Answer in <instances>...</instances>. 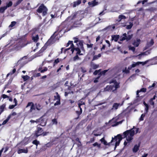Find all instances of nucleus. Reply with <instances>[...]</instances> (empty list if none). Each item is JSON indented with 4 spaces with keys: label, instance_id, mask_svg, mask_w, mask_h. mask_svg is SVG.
<instances>
[{
    "label": "nucleus",
    "instance_id": "nucleus-11",
    "mask_svg": "<svg viewBox=\"0 0 157 157\" xmlns=\"http://www.w3.org/2000/svg\"><path fill=\"white\" fill-rule=\"evenodd\" d=\"M153 40H148L147 44L144 48V50L147 49L148 48L152 46L154 44Z\"/></svg>",
    "mask_w": 157,
    "mask_h": 157
},
{
    "label": "nucleus",
    "instance_id": "nucleus-24",
    "mask_svg": "<svg viewBox=\"0 0 157 157\" xmlns=\"http://www.w3.org/2000/svg\"><path fill=\"white\" fill-rule=\"evenodd\" d=\"M53 40H48L44 46H46V47L54 43Z\"/></svg>",
    "mask_w": 157,
    "mask_h": 157
},
{
    "label": "nucleus",
    "instance_id": "nucleus-33",
    "mask_svg": "<svg viewBox=\"0 0 157 157\" xmlns=\"http://www.w3.org/2000/svg\"><path fill=\"white\" fill-rule=\"evenodd\" d=\"M13 5V3L11 1H10L8 3H6V6H5L7 9L8 7L11 6Z\"/></svg>",
    "mask_w": 157,
    "mask_h": 157
},
{
    "label": "nucleus",
    "instance_id": "nucleus-5",
    "mask_svg": "<svg viewBox=\"0 0 157 157\" xmlns=\"http://www.w3.org/2000/svg\"><path fill=\"white\" fill-rule=\"evenodd\" d=\"M48 11L47 8L43 4H41L36 10L37 13H42V16H43L47 14Z\"/></svg>",
    "mask_w": 157,
    "mask_h": 157
},
{
    "label": "nucleus",
    "instance_id": "nucleus-42",
    "mask_svg": "<svg viewBox=\"0 0 157 157\" xmlns=\"http://www.w3.org/2000/svg\"><path fill=\"white\" fill-rule=\"evenodd\" d=\"M68 46L71 45L70 47H72L74 45L73 44V41H69L67 43Z\"/></svg>",
    "mask_w": 157,
    "mask_h": 157
},
{
    "label": "nucleus",
    "instance_id": "nucleus-55",
    "mask_svg": "<svg viewBox=\"0 0 157 157\" xmlns=\"http://www.w3.org/2000/svg\"><path fill=\"white\" fill-rule=\"evenodd\" d=\"M13 102L14 103L15 105L16 106L17 105V101L15 98H14L13 99Z\"/></svg>",
    "mask_w": 157,
    "mask_h": 157
},
{
    "label": "nucleus",
    "instance_id": "nucleus-30",
    "mask_svg": "<svg viewBox=\"0 0 157 157\" xmlns=\"http://www.w3.org/2000/svg\"><path fill=\"white\" fill-rule=\"evenodd\" d=\"M120 36L118 35H113L112 36V39H119Z\"/></svg>",
    "mask_w": 157,
    "mask_h": 157
},
{
    "label": "nucleus",
    "instance_id": "nucleus-10",
    "mask_svg": "<svg viewBox=\"0 0 157 157\" xmlns=\"http://www.w3.org/2000/svg\"><path fill=\"white\" fill-rule=\"evenodd\" d=\"M150 51H147L145 52L141 53V54L136 56V57H138V58L140 59H141L142 57H144V56L147 55L148 54H150Z\"/></svg>",
    "mask_w": 157,
    "mask_h": 157
},
{
    "label": "nucleus",
    "instance_id": "nucleus-50",
    "mask_svg": "<svg viewBox=\"0 0 157 157\" xmlns=\"http://www.w3.org/2000/svg\"><path fill=\"white\" fill-rule=\"evenodd\" d=\"M33 103L32 102H29L28 103L27 105L26 106V108H27L29 106H31L33 105Z\"/></svg>",
    "mask_w": 157,
    "mask_h": 157
},
{
    "label": "nucleus",
    "instance_id": "nucleus-8",
    "mask_svg": "<svg viewBox=\"0 0 157 157\" xmlns=\"http://www.w3.org/2000/svg\"><path fill=\"white\" fill-rule=\"evenodd\" d=\"M46 49V46H44L38 52L34 55L35 57H36L42 56L43 53Z\"/></svg>",
    "mask_w": 157,
    "mask_h": 157
},
{
    "label": "nucleus",
    "instance_id": "nucleus-12",
    "mask_svg": "<svg viewBox=\"0 0 157 157\" xmlns=\"http://www.w3.org/2000/svg\"><path fill=\"white\" fill-rule=\"evenodd\" d=\"M43 133V130L41 128L38 127L37 131H36L35 136L37 137L41 135Z\"/></svg>",
    "mask_w": 157,
    "mask_h": 157
},
{
    "label": "nucleus",
    "instance_id": "nucleus-6",
    "mask_svg": "<svg viewBox=\"0 0 157 157\" xmlns=\"http://www.w3.org/2000/svg\"><path fill=\"white\" fill-rule=\"evenodd\" d=\"M75 51H77L76 55L74 57L73 61H75L76 60L78 59L79 58L78 56V55H82L85 53V50L83 48H82V51L81 49L78 48H76L75 49Z\"/></svg>",
    "mask_w": 157,
    "mask_h": 157
},
{
    "label": "nucleus",
    "instance_id": "nucleus-23",
    "mask_svg": "<svg viewBox=\"0 0 157 157\" xmlns=\"http://www.w3.org/2000/svg\"><path fill=\"white\" fill-rule=\"evenodd\" d=\"M126 19V17L123 15H120L118 16V22H120L122 20Z\"/></svg>",
    "mask_w": 157,
    "mask_h": 157
},
{
    "label": "nucleus",
    "instance_id": "nucleus-38",
    "mask_svg": "<svg viewBox=\"0 0 157 157\" xmlns=\"http://www.w3.org/2000/svg\"><path fill=\"white\" fill-rule=\"evenodd\" d=\"M17 113H16L15 112H12L10 114L8 117H9V118L10 119L11 117L12 116H15L16 115Z\"/></svg>",
    "mask_w": 157,
    "mask_h": 157
},
{
    "label": "nucleus",
    "instance_id": "nucleus-20",
    "mask_svg": "<svg viewBox=\"0 0 157 157\" xmlns=\"http://www.w3.org/2000/svg\"><path fill=\"white\" fill-rule=\"evenodd\" d=\"M122 105V104H121L119 103H115L113 105L112 109H113L116 110L119 106H121Z\"/></svg>",
    "mask_w": 157,
    "mask_h": 157
},
{
    "label": "nucleus",
    "instance_id": "nucleus-44",
    "mask_svg": "<svg viewBox=\"0 0 157 157\" xmlns=\"http://www.w3.org/2000/svg\"><path fill=\"white\" fill-rule=\"evenodd\" d=\"M52 122L53 124H56L57 123V120L56 119H54L52 120Z\"/></svg>",
    "mask_w": 157,
    "mask_h": 157
},
{
    "label": "nucleus",
    "instance_id": "nucleus-2",
    "mask_svg": "<svg viewBox=\"0 0 157 157\" xmlns=\"http://www.w3.org/2000/svg\"><path fill=\"white\" fill-rule=\"evenodd\" d=\"M139 129L134 126L129 130H127L123 133L124 137L127 141L129 142L133 139V136L138 132Z\"/></svg>",
    "mask_w": 157,
    "mask_h": 157
},
{
    "label": "nucleus",
    "instance_id": "nucleus-51",
    "mask_svg": "<svg viewBox=\"0 0 157 157\" xmlns=\"http://www.w3.org/2000/svg\"><path fill=\"white\" fill-rule=\"evenodd\" d=\"M108 71V70H105L100 73V75H104Z\"/></svg>",
    "mask_w": 157,
    "mask_h": 157
},
{
    "label": "nucleus",
    "instance_id": "nucleus-7",
    "mask_svg": "<svg viewBox=\"0 0 157 157\" xmlns=\"http://www.w3.org/2000/svg\"><path fill=\"white\" fill-rule=\"evenodd\" d=\"M133 36V34L131 33L130 32L126 33H124L122 36H121V39H131Z\"/></svg>",
    "mask_w": 157,
    "mask_h": 157
},
{
    "label": "nucleus",
    "instance_id": "nucleus-1",
    "mask_svg": "<svg viewBox=\"0 0 157 157\" xmlns=\"http://www.w3.org/2000/svg\"><path fill=\"white\" fill-rule=\"evenodd\" d=\"M68 25L64 22L59 27V29L55 32L49 39H59L63 34L70 30L68 28Z\"/></svg>",
    "mask_w": 157,
    "mask_h": 157
},
{
    "label": "nucleus",
    "instance_id": "nucleus-52",
    "mask_svg": "<svg viewBox=\"0 0 157 157\" xmlns=\"http://www.w3.org/2000/svg\"><path fill=\"white\" fill-rule=\"evenodd\" d=\"M47 70H48V68L46 67H45L43 70H42L40 71V72L41 73H43L44 72L47 71Z\"/></svg>",
    "mask_w": 157,
    "mask_h": 157
},
{
    "label": "nucleus",
    "instance_id": "nucleus-56",
    "mask_svg": "<svg viewBox=\"0 0 157 157\" xmlns=\"http://www.w3.org/2000/svg\"><path fill=\"white\" fill-rule=\"evenodd\" d=\"M16 106V105H12L9 106V108L10 109H13L15 106Z\"/></svg>",
    "mask_w": 157,
    "mask_h": 157
},
{
    "label": "nucleus",
    "instance_id": "nucleus-26",
    "mask_svg": "<svg viewBox=\"0 0 157 157\" xmlns=\"http://www.w3.org/2000/svg\"><path fill=\"white\" fill-rule=\"evenodd\" d=\"M140 43V40H135L133 43V44L137 47L138 46Z\"/></svg>",
    "mask_w": 157,
    "mask_h": 157
},
{
    "label": "nucleus",
    "instance_id": "nucleus-16",
    "mask_svg": "<svg viewBox=\"0 0 157 157\" xmlns=\"http://www.w3.org/2000/svg\"><path fill=\"white\" fill-rule=\"evenodd\" d=\"M74 43H76L77 46L78 47H80L81 48V51H82V48H83L82 47L83 45L82 43L80 40H75L74 41Z\"/></svg>",
    "mask_w": 157,
    "mask_h": 157
},
{
    "label": "nucleus",
    "instance_id": "nucleus-54",
    "mask_svg": "<svg viewBox=\"0 0 157 157\" xmlns=\"http://www.w3.org/2000/svg\"><path fill=\"white\" fill-rule=\"evenodd\" d=\"M122 121H121L120 122H117L115 124H113V125H112V126L113 127L117 126V125H118V124H121L122 123Z\"/></svg>",
    "mask_w": 157,
    "mask_h": 157
},
{
    "label": "nucleus",
    "instance_id": "nucleus-62",
    "mask_svg": "<svg viewBox=\"0 0 157 157\" xmlns=\"http://www.w3.org/2000/svg\"><path fill=\"white\" fill-rule=\"evenodd\" d=\"M43 23H41L39 24L38 27L37 29H40V27L43 25Z\"/></svg>",
    "mask_w": 157,
    "mask_h": 157
},
{
    "label": "nucleus",
    "instance_id": "nucleus-49",
    "mask_svg": "<svg viewBox=\"0 0 157 157\" xmlns=\"http://www.w3.org/2000/svg\"><path fill=\"white\" fill-rule=\"evenodd\" d=\"M84 104H85L84 102L81 101H79V102L78 104V105L79 107H80V106H81V105H84Z\"/></svg>",
    "mask_w": 157,
    "mask_h": 157
},
{
    "label": "nucleus",
    "instance_id": "nucleus-53",
    "mask_svg": "<svg viewBox=\"0 0 157 157\" xmlns=\"http://www.w3.org/2000/svg\"><path fill=\"white\" fill-rule=\"evenodd\" d=\"M149 103L150 104L152 105H154V102L153 101V100H152V99H150L149 101Z\"/></svg>",
    "mask_w": 157,
    "mask_h": 157
},
{
    "label": "nucleus",
    "instance_id": "nucleus-19",
    "mask_svg": "<svg viewBox=\"0 0 157 157\" xmlns=\"http://www.w3.org/2000/svg\"><path fill=\"white\" fill-rule=\"evenodd\" d=\"M40 118H42L43 120L42 121L40 120L39 122H38V123H40V124L42 126H44L46 124V121L45 119L43 117H41Z\"/></svg>",
    "mask_w": 157,
    "mask_h": 157
},
{
    "label": "nucleus",
    "instance_id": "nucleus-29",
    "mask_svg": "<svg viewBox=\"0 0 157 157\" xmlns=\"http://www.w3.org/2000/svg\"><path fill=\"white\" fill-rule=\"evenodd\" d=\"M101 54H98V55H95L94 56L92 60H94L98 59L99 58L101 57Z\"/></svg>",
    "mask_w": 157,
    "mask_h": 157
},
{
    "label": "nucleus",
    "instance_id": "nucleus-47",
    "mask_svg": "<svg viewBox=\"0 0 157 157\" xmlns=\"http://www.w3.org/2000/svg\"><path fill=\"white\" fill-rule=\"evenodd\" d=\"M23 0H18L17 2H16V3H15V4H16V6H17L18 5H19L20 3H21V2L23 1Z\"/></svg>",
    "mask_w": 157,
    "mask_h": 157
},
{
    "label": "nucleus",
    "instance_id": "nucleus-45",
    "mask_svg": "<svg viewBox=\"0 0 157 157\" xmlns=\"http://www.w3.org/2000/svg\"><path fill=\"white\" fill-rule=\"evenodd\" d=\"M128 48L129 50H130L133 52H134L135 50V48L134 47L131 46H129L128 47Z\"/></svg>",
    "mask_w": 157,
    "mask_h": 157
},
{
    "label": "nucleus",
    "instance_id": "nucleus-13",
    "mask_svg": "<svg viewBox=\"0 0 157 157\" xmlns=\"http://www.w3.org/2000/svg\"><path fill=\"white\" fill-rule=\"evenodd\" d=\"M17 152L18 154L21 153H27L28 152V150L27 148H26L25 149L19 148L17 151Z\"/></svg>",
    "mask_w": 157,
    "mask_h": 157
},
{
    "label": "nucleus",
    "instance_id": "nucleus-43",
    "mask_svg": "<svg viewBox=\"0 0 157 157\" xmlns=\"http://www.w3.org/2000/svg\"><path fill=\"white\" fill-rule=\"evenodd\" d=\"M145 116V114H142L141 115V116H140V118L139 119L140 120V121H143L144 120V117Z\"/></svg>",
    "mask_w": 157,
    "mask_h": 157
},
{
    "label": "nucleus",
    "instance_id": "nucleus-39",
    "mask_svg": "<svg viewBox=\"0 0 157 157\" xmlns=\"http://www.w3.org/2000/svg\"><path fill=\"white\" fill-rule=\"evenodd\" d=\"M16 69H13L12 71L10 72L7 75V76H8L9 75H12V74L14 73L16 71Z\"/></svg>",
    "mask_w": 157,
    "mask_h": 157
},
{
    "label": "nucleus",
    "instance_id": "nucleus-25",
    "mask_svg": "<svg viewBox=\"0 0 157 157\" xmlns=\"http://www.w3.org/2000/svg\"><path fill=\"white\" fill-rule=\"evenodd\" d=\"M146 91V89L145 88H142L140 90H138L137 91L136 95L137 97H139V93L140 92H145Z\"/></svg>",
    "mask_w": 157,
    "mask_h": 157
},
{
    "label": "nucleus",
    "instance_id": "nucleus-3",
    "mask_svg": "<svg viewBox=\"0 0 157 157\" xmlns=\"http://www.w3.org/2000/svg\"><path fill=\"white\" fill-rule=\"evenodd\" d=\"M122 139L121 136L120 135L118 134L114 138L112 137V140L110 143H107V142L105 140L104 137L100 139V141L105 145H109L110 143H112L113 141L115 142V148H116L117 146L119 145Z\"/></svg>",
    "mask_w": 157,
    "mask_h": 157
},
{
    "label": "nucleus",
    "instance_id": "nucleus-57",
    "mask_svg": "<svg viewBox=\"0 0 157 157\" xmlns=\"http://www.w3.org/2000/svg\"><path fill=\"white\" fill-rule=\"evenodd\" d=\"M94 140V138L91 139L90 140V141L88 142L87 143H91L93 142Z\"/></svg>",
    "mask_w": 157,
    "mask_h": 157
},
{
    "label": "nucleus",
    "instance_id": "nucleus-34",
    "mask_svg": "<svg viewBox=\"0 0 157 157\" xmlns=\"http://www.w3.org/2000/svg\"><path fill=\"white\" fill-rule=\"evenodd\" d=\"M22 78H23L24 81H25L29 79V77L28 75H25V76H21Z\"/></svg>",
    "mask_w": 157,
    "mask_h": 157
},
{
    "label": "nucleus",
    "instance_id": "nucleus-32",
    "mask_svg": "<svg viewBox=\"0 0 157 157\" xmlns=\"http://www.w3.org/2000/svg\"><path fill=\"white\" fill-rule=\"evenodd\" d=\"M91 67L94 69H96L98 68L99 67L98 65L94 63H92L91 65Z\"/></svg>",
    "mask_w": 157,
    "mask_h": 157
},
{
    "label": "nucleus",
    "instance_id": "nucleus-37",
    "mask_svg": "<svg viewBox=\"0 0 157 157\" xmlns=\"http://www.w3.org/2000/svg\"><path fill=\"white\" fill-rule=\"evenodd\" d=\"M17 22L15 21H13L11 22V24L9 26V27L12 28L16 24Z\"/></svg>",
    "mask_w": 157,
    "mask_h": 157
},
{
    "label": "nucleus",
    "instance_id": "nucleus-17",
    "mask_svg": "<svg viewBox=\"0 0 157 157\" xmlns=\"http://www.w3.org/2000/svg\"><path fill=\"white\" fill-rule=\"evenodd\" d=\"M140 146V143H139L134 145L133 149L132 151L133 152L136 153L137 152L139 149Z\"/></svg>",
    "mask_w": 157,
    "mask_h": 157
},
{
    "label": "nucleus",
    "instance_id": "nucleus-18",
    "mask_svg": "<svg viewBox=\"0 0 157 157\" xmlns=\"http://www.w3.org/2000/svg\"><path fill=\"white\" fill-rule=\"evenodd\" d=\"M81 3V0H78L77 1L74 2L72 4V6L73 7H75L77 6L80 5Z\"/></svg>",
    "mask_w": 157,
    "mask_h": 157
},
{
    "label": "nucleus",
    "instance_id": "nucleus-21",
    "mask_svg": "<svg viewBox=\"0 0 157 157\" xmlns=\"http://www.w3.org/2000/svg\"><path fill=\"white\" fill-rule=\"evenodd\" d=\"M32 39H39V35L35 32L33 33L32 35Z\"/></svg>",
    "mask_w": 157,
    "mask_h": 157
},
{
    "label": "nucleus",
    "instance_id": "nucleus-15",
    "mask_svg": "<svg viewBox=\"0 0 157 157\" xmlns=\"http://www.w3.org/2000/svg\"><path fill=\"white\" fill-rule=\"evenodd\" d=\"M147 62L146 61V62H137L136 63H133L132 65V67H131L130 68L128 67V68H129V69H130L132 67H134L136 66L139 65V64H142L143 65H144Z\"/></svg>",
    "mask_w": 157,
    "mask_h": 157
},
{
    "label": "nucleus",
    "instance_id": "nucleus-36",
    "mask_svg": "<svg viewBox=\"0 0 157 157\" xmlns=\"http://www.w3.org/2000/svg\"><path fill=\"white\" fill-rule=\"evenodd\" d=\"M6 9L5 6L2 7L0 8V12L1 13H3L4 12L5 10Z\"/></svg>",
    "mask_w": 157,
    "mask_h": 157
},
{
    "label": "nucleus",
    "instance_id": "nucleus-40",
    "mask_svg": "<svg viewBox=\"0 0 157 157\" xmlns=\"http://www.w3.org/2000/svg\"><path fill=\"white\" fill-rule=\"evenodd\" d=\"M10 119L9 117H8L7 118L3 121L2 124L4 125L6 124L8 122Z\"/></svg>",
    "mask_w": 157,
    "mask_h": 157
},
{
    "label": "nucleus",
    "instance_id": "nucleus-14",
    "mask_svg": "<svg viewBox=\"0 0 157 157\" xmlns=\"http://www.w3.org/2000/svg\"><path fill=\"white\" fill-rule=\"evenodd\" d=\"M98 4V2L96 1L95 0H94L91 2H88V5L91 7H94Z\"/></svg>",
    "mask_w": 157,
    "mask_h": 157
},
{
    "label": "nucleus",
    "instance_id": "nucleus-59",
    "mask_svg": "<svg viewBox=\"0 0 157 157\" xmlns=\"http://www.w3.org/2000/svg\"><path fill=\"white\" fill-rule=\"evenodd\" d=\"M155 83H153L152 86H149V88L152 89V88H151L152 87H154L155 86Z\"/></svg>",
    "mask_w": 157,
    "mask_h": 157
},
{
    "label": "nucleus",
    "instance_id": "nucleus-63",
    "mask_svg": "<svg viewBox=\"0 0 157 157\" xmlns=\"http://www.w3.org/2000/svg\"><path fill=\"white\" fill-rule=\"evenodd\" d=\"M93 46V44H87V47L88 48H91Z\"/></svg>",
    "mask_w": 157,
    "mask_h": 157
},
{
    "label": "nucleus",
    "instance_id": "nucleus-58",
    "mask_svg": "<svg viewBox=\"0 0 157 157\" xmlns=\"http://www.w3.org/2000/svg\"><path fill=\"white\" fill-rule=\"evenodd\" d=\"M80 36H76L75 37H74L73 38V39L77 40V39H79V38L81 39V38L80 37Z\"/></svg>",
    "mask_w": 157,
    "mask_h": 157
},
{
    "label": "nucleus",
    "instance_id": "nucleus-35",
    "mask_svg": "<svg viewBox=\"0 0 157 157\" xmlns=\"http://www.w3.org/2000/svg\"><path fill=\"white\" fill-rule=\"evenodd\" d=\"M94 147H97L98 148H99L101 147V144L98 143L97 142H95L93 144Z\"/></svg>",
    "mask_w": 157,
    "mask_h": 157
},
{
    "label": "nucleus",
    "instance_id": "nucleus-27",
    "mask_svg": "<svg viewBox=\"0 0 157 157\" xmlns=\"http://www.w3.org/2000/svg\"><path fill=\"white\" fill-rule=\"evenodd\" d=\"M144 105L145 106V113H146L148 111V105L145 102H144Z\"/></svg>",
    "mask_w": 157,
    "mask_h": 157
},
{
    "label": "nucleus",
    "instance_id": "nucleus-22",
    "mask_svg": "<svg viewBox=\"0 0 157 157\" xmlns=\"http://www.w3.org/2000/svg\"><path fill=\"white\" fill-rule=\"evenodd\" d=\"M35 108L37 110H40L42 109L43 107V106L41 105L38 103L36 104L35 105Z\"/></svg>",
    "mask_w": 157,
    "mask_h": 157
},
{
    "label": "nucleus",
    "instance_id": "nucleus-28",
    "mask_svg": "<svg viewBox=\"0 0 157 157\" xmlns=\"http://www.w3.org/2000/svg\"><path fill=\"white\" fill-rule=\"evenodd\" d=\"M43 120V119L42 118H40L39 119H37L36 121H34L33 120H31L30 121V122L33 123H38V122L40 121V120L42 121Z\"/></svg>",
    "mask_w": 157,
    "mask_h": 157
},
{
    "label": "nucleus",
    "instance_id": "nucleus-48",
    "mask_svg": "<svg viewBox=\"0 0 157 157\" xmlns=\"http://www.w3.org/2000/svg\"><path fill=\"white\" fill-rule=\"evenodd\" d=\"M35 106H34V104H33V105H32L31 106V108H30V112H32V110L33 109H35Z\"/></svg>",
    "mask_w": 157,
    "mask_h": 157
},
{
    "label": "nucleus",
    "instance_id": "nucleus-31",
    "mask_svg": "<svg viewBox=\"0 0 157 157\" xmlns=\"http://www.w3.org/2000/svg\"><path fill=\"white\" fill-rule=\"evenodd\" d=\"M133 25L132 23L130 22H129V25H127L126 26V29H130Z\"/></svg>",
    "mask_w": 157,
    "mask_h": 157
},
{
    "label": "nucleus",
    "instance_id": "nucleus-41",
    "mask_svg": "<svg viewBox=\"0 0 157 157\" xmlns=\"http://www.w3.org/2000/svg\"><path fill=\"white\" fill-rule=\"evenodd\" d=\"M101 71V69H99L98 70L95 71L94 73V75H96L98 74H100Z\"/></svg>",
    "mask_w": 157,
    "mask_h": 157
},
{
    "label": "nucleus",
    "instance_id": "nucleus-64",
    "mask_svg": "<svg viewBox=\"0 0 157 157\" xmlns=\"http://www.w3.org/2000/svg\"><path fill=\"white\" fill-rule=\"evenodd\" d=\"M60 103V101H57V102H56L55 103V104H54V105H56L59 104Z\"/></svg>",
    "mask_w": 157,
    "mask_h": 157
},
{
    "label": "nucleus",
    "instance_id": "nucleus-46",
    "mask_svg": "<svg viewBox=\"0 0 157 157\" xmlns=\"http://www.w3.org/2000/svg\"><path fill=\"white\" fill-rule=\"evenodd\" d=\"M39 142L36 140H34L33 142V144L36 145V146H37L38 144H39Z\"/></svg>",
    "mask_w": 157,
    "mask_h": 157
},
{
    "label": "nucleus",
    "instance_id": "nucleus-9",
    "mask_svg": "<svg viewBox=\"0 0 157 157\" xmlns=\"http://www.w3.org/2000/svg\"><path fill=\"white\" fill-rule=\"evenodd\" d=\"M80 16L81 17V18L79 19V20L75 21L73 23V26L75 27H78L79 26L81 25L82 24V23L81 22V21L82 19L81 14H79V16Z\"/></svg>",
    "mask_w": 157,
    "mask_h": 157
},
{
    "label": "nucleus",
    "instance_id": "nucleus-60",
    "mask_svg": "<svg viewBox=\"0 0 157 157\" xmlns=\"http://www.w3.org/2000/svg\"><path fill=\"white\" fill-rule=\"evenodd\" d=\"M59 62V59H57L55 60L54 63L55 64H57V63Z\"/></svg>",
    "mask_w": 157,
    "mask_h": 157
},
{
    "label": "nucleus",
    "instance_id": "nucleus-61",
    "mask_svg": "<svg viewBox=\"0 0 157 157\" xmlns=\"http://www.w3.org/2000/svg\"><path fill=\"white\" fill-rule=\"evenodd\" d=\"M77 14L75 13L72 15V19H73L76 17Z\"/></svg>",
    "mask_w": 157,
    "mask_h": 157
},
{
    "label": "nucleus",
    "instance_id": "nucleus-4",
    "mask_svg": "<svg viewBox=\"0 0 157 157\" xmlns=\"http://www.w3.org/2000/svg\"><path fill=\"white\" fill-rule=\"evenodd\" d=\"M110 83L113 84V85L111 84L109 86H107L106 88V90L107 91L112 90L113 91L119 87V83L115 80L110 82Z\"/></svg>",
    "mask_w": 157,
    "mask_h": 157
}]
</instances>
